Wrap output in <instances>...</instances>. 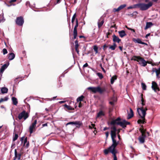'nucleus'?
I'll return each instance as SVG.
<instances>
[{"label":"nucleus","mask_w":160,"mask_h":160,"mask_svg":"<svg viewBox=\"0 0 160 160\" xmlns=\"http://www.w3.org/2000/svg\"><path fill=\"white\" fill-rule=\"evenodd\" d=\"M159 62H155V63H152V66H158L159 65Z\"/></svg>","instance_id":"nucleus-49"},{"label":"nucleus","mask_w":160,"mask_h":160,"mask_svg":"<svg viewBox=\"0 0 160 160\" xmlns=\"http://www.w3.org/2000/svg\"><path fill=\"white\" fill-rule=\"evenodd\" d=\"M109 103L111 105L113 106L114 105V103L113 102L110 101L109 102Z\"/></svg>","instance_id":"nucleus-59"},{"label":"nucleus","mask_w":160,"mask_h":160,"mask_svg":"<svg viewBox=\"0 0 160 160\" xmlns=\"http://www.w3.org/2000/svg\"><path fill=\"white\" fill-rule=\"evenodd\" d=\"M121 122V118L120 117H118L116 119L112 120L110 122V124L112 125H115L116 124L120 125V124H122Z\"/></svg>","instance_id":"nucleus-8"},{"label":"nucleus","mask_w":160,"mask_h":160,"mask_svg":"<svg viewBox=\"0 0 160 160\" xmlns=\"http://www.w3.org/2000/svg\"><path fill=\"white\" fill-rule=\"evenodd\" d=\"M113 110V108H109V113L110 114Z\"/></svg>","instance_id":"nucleus-56"},{"label":"nucleus","mask_w":160,"mask_h":160,"mask_svg":"<svg viewBox=\"0 0 160 160\" xmlns=\"http://www.w3.org/2000/svg\"><path fill=\"white\" fill-rule=\"evenodd\" d=\"M35 127H34L32 126L31 125L29 128V132L31 134L33 132V130L35 129Z\"/></svg>","instance_id":"nucleus-33"},{"label":"nucleus","mask_w":160,"mask_h":160,"mask_svg":"<svg viewBox=\"0 0 160 160\" xmlns=\"http://www.w3.org/2000/svg\"><path fill=\"white\" fill-rule=\"evenodd\" d=\"M148 110L147 107L144 108V107L138 108H137V112L139 116L142 117V118H144L145 117L146 115V111Z\"/></svg>","instance_id":"nucleus-4"},{"label":"nucleus","mask_w":160,"mask_h":160,"mask_svg":"<svg viewBox=\"0 0 160 160\" xmlns=\"http://www.w3.org/2000/svg\"><path fill=\"white\" fill-rule=\"evenodd\" d=\"M78 19L77 18H76V25L74 26V27L77 28V27L78 26Z\"/></svg>","instance_id":"nucleus-48"},{"label":"nucleus","mask_w":160,"mask_h":160,"mask_svg":"<svg viewBox=\"0 0 160 160\" xmlns=\"http://www.w3.org/2000/svg\"><path fill=\"white\" fill-rule=\"evenodd\" d=\"M126 6V4H124L120 5L117 8H114L113 9V11L114 12H118L121 9H123Z\"/></svg>","instance_id":"nucleus-14"},{"label":"nucleus","mask_w":160,"mask_h":160,"mask_svg":"<svg viewBox=\"0 0 160 160\" xmlns=\"http://www.w3.org/2000/svg\"><path fill=\"white\" fill-rule=\"evenodd\" d=\"M141 137H144V138H146V133H142L141 135L140 136Z\"/></svg>","instance_id":"nucleus-50"},{"label":"nucleus","mask_w":160,"mask_h":160,"mask_svg":"<svg viewBox=\"0 0 160 160\" xmlns=\"http://www.w3.org/2000/svg\"><path fill=\"white\" fill-rule=\"evenodd\" d=\"M16 1V0H11L9 1V3L11 4L10 5H12V3L13 2H15Z\"/></svg>","instance_id":"nucleus-52"},{"label":"nucleus","mask_w":160,"mask_h":160,"mask_svg":"<svg viewBox=\"0 0 160 160\" xmlns=\"http://www.w3.org/2000/svg\"><path fill=\"white\" fill-rule=\"evenodd\" d=\"M141 101L142 102V107H143L144 106L145 104V101L144 100L143 97V94H141Z\"/></svg>","instance_id":"nucleus-30"},{"label":"nucleus","mask_w":160,"mask_h":160,"mask_svg":"<svg viewBox=\"0 0 160 160\" xmlns=\"http://www.w3.org/2000/svg\"><path fill=\"white\" fill-rule=\"evenodd\" d=\"M79 37L80 38H83L84 39H85V37L83 36H82V35H81V36H79Z\"/></svg>","instance_id":"nucleus-63"},{"label":"nucleus","mask_w":160,"mask_h":160,"mask_svg":"<svg viewBox=\"0 0 160 160\" xmlns=\"http://www.w3.org/2000/svg\"><path fill=\"white\" fill-rule=\"evenodd\" d=\"M116 46H117V45H116V44L115 43H113V45L110 46L109 47V48L111 49H112V50H114L115 49V48H116Z\"/></svg>","instance_id":"nucleus-36"},{"label":"nucleus","mask_w":160,"mask_h":160,"mask_svg":"<svg viewBox=\"0 0 160 160\" xmlns=\"http://www.w3.org/2000/svg\"><path fill=\"white\" fill-rule=\"evenodd\" d=\"M112 40L114 42H117L118 43L121 41V40L115 34H114L112 36Z\"/></svg>","instance_id":"nucleus-19"},{"label":"nucleus","mask_w":160,"mask_h":160,"mask_svg":"<svg viewBox=\"0 0 160 160\" xmlns=\"http://www.w3.org/2000/svg\"><path fill=\"white\" fill-rule=\"evenodd\" d=\"M87 89L93 93H96L98 92L100 94H102L106 91L105 88H101L100 86L97 87H89L87 88Z\"/></svg>","instance_id":"nucleus-2"},{"label":"nucleus","mask_w":160,"mask_h":160,"mask_svg":"<svg viewBox=\"0 0 160 160\" xmlns=\"http://www.w3.org/2000/svg\"><path fill=\"white\" fill-rule=\"evenodd\" d=\"M105 134L106 137V138H107L109 135V132H105Z\"/></svg>","instance_id":"nucleus-58"},{"label":"nucleus","mask_w":160,"mask_h":160,"mask_svg":"<svg viewBox=\"0 0 160 160\" xmlns=\"http://www.w3.org/2000/svg\"><path fill=\"white\" fill-rule=\"evenodd\" d=\"M145 138L140 136L138 138L139 141L140 143H143L145 142Z\"/></svg>","instance_id":"nucleus-28"},{"label":"nucleus","mask_w":160,"mask_h":160,"mask_svg":"<svg viewBox=\"0 0 160 160\" xmlns=\"http://www.w3.org/2000/svg\"><path fill=\"white\" fill-rule=\"evenodd\" d=\"M105 115V112L102 110H100L97 113L96 118H98L101 117L102 116H104Z\"/></svg>","instance_id":"nucleus-20"},{"label":"nucleus","mask_w":160,"mask_h":160,"mask_svg":"<svg viewBox=\"0 0 160 160\" xmlns=\"http://www.w3.org/2000/svg\"><path fill=\"white\" fill-rule=\"evenodd\" d=\"M152 4V3L151 2H149L148 4L140 3L134 4L133 6H130L128 7L127 9H129L132 8H139L141 10L145 11L151 7Z\"/></svg>","instance_id":"nucleus-1"},{"label":"nucleus","mask_w":160,"mask_h":160,"mask_svg":"<svg viewBox=\"0 0 160 160\" xmlns=\"http://www.w3.org/2000/svg\"><path fill=\"white\" fill-rule=\"evenodd\" d=\"M3 54H5L8 53L7 51H3Z\"/></svg>","instance_id":"nucleus-62"},{"label":"nucleus","mask_w":160,"mask_h":160,"mask_svg":"<svg viewBox=\"0 0 160 160\" xmlns=\"http://www.w3.org/2000/svg\"><path fill=\"white\" fill-rule=\"evenodd\" d=\"M9 63L8 61H7L6 63L4 64L1 68L0 69V72L1 73H3L4 70L6 69L9 65Z\"/></svg>","instance_id":"nucleus-12"},{"label":"nucleus","mask_w":160,"mask_h":160,"mask_svg":"<svg viewBox=\"0 0 160 160\" xmlns=\"http://www.w3.org/2000/svg\"><path fill=\"white\" fill-rule=\"evenodd\" d=\"M18 134H17L15 133V134L14 137L13 138V141H15V140H16L18 139Z\"/></svg>","instance_id":"nucleus-44"},{"label":"nucleus","mask_w":160,"mask_h":160,"mask_svg":"<svg viewBox=\"0 0 160 160\" xmlns=\"http://www.w3.org/2000/svg\"><path fill=\"white\" fill-rule=\"evenodd\" d=\"M153 25V24L152 22H147L146 23V26L144 28L145 30H147L149 28H150L151 26Z\"/></svg>","instance_id":"nucleus-26"},{"label":"nucleus","mask_w":160,"mask_h":160,"mask_svg":"<svg viewBox=\"0 0 160 160\" xmlns=\"http://www.w3.org/2000/svg\"><path fill=\"white\" fill-rule=\"evenodd\" d=\"M29 114L25 111L23 110L18 115V118L19 120L23 119L24 120H26L29 117Z\"/></svg>","instance_id":"nucleus-5"},{"label":"nucleus","mask_w":160,"mask_h":160,"mask_svg":"<svg viewBox=\"0 0 160 160\" xmlns=\"http://www.w3.org/2000/svg\"><path fill=\"white\" fill-rule=\"evenodd\" d=\"M141 127L142 128H140L139 129V130L140 132L141 133H146V129L144 130L143 128V126L142 125L141 126Z\"/></svg>","instance_id":"nucleus-39"},{"label":"nucleus","mask_w":160,"mask_h":160,"mask_svg":"<svg viewBox=\"0 0 160 160\" xmlns=\"http://www.w3.org/2000/svg\"><path fill=\"white\" fill-rule=\"evenodd\" d=\"M116 137V134L111 135V138L112 139V146H115L117 147L119 143V142H117L115 138Z\"/></svg>","instance_id":"nucleus-10"},{"label":"nucleus","mask_w":160,"mask_h":160,"mask_svg":"<svg viewBox=\"0 0 160 160\" xmlns=\"http://www.w3.org/2000/svg\"><path fill=\"white\" fill-rule=\"evenodd\" d=\"M75 50H78L79 45L78 44V40H76L75 41Z\"/></svg>","instance_id":"nucleus-34"},{"label":"nucleus","mask_w":160,"mask_h":160,"mask_svg":"<svg viewBox=\"0 0 160 160\" xmlns=\"http://www.w3.org/2000/svg\"><path fill=\"white\" fill-rule=\"evenodd\" d=\"M15 22L16 24L18 26H22L24 22V19L22 16L18 17L16 18Z\"/></svg>","instance_id":"nucleus-6"},{"label":"nucleus","mask_w":160,"mask_h":160,"mask_svg":"<svg viewBox=\"0 0 160 160\" xmlns=\"http://www.w3.org/2000/svg\"><path fill=\"white\" fill-rule=\"evenodd\" d=\"M15 57V55L13 53H10L8 54V58L9 60H13Z\"/></svg>","instance_id":"nucleus-21"},{"label":"nucleus","mask_w":160,"mask_h":160,"mask_svg":"<svg viewBox=\"0 0 160 160\" xmlns=\"http://www.w3.org/2000/svg\"><path fill=\"white\" fill-rule=\"evenodd\" d=\"M109 129V128H108V127H105L104 128H103V131H106L107 130H108Z\"/></svg>","instance_id":"nucleus-61"},{"label":"nucleus","mask_w":160,"mask_h":160,"mask_svg":"<svg viewBox=\"0 0 160 160\" xmlns=\"http://www.w3.org/2000/svg\"><path fill=\"white\" fill-rule=\"evenodd\" d=\"M121 123L122 124H120V126L123 128H125L127 125L130 124V123L129 122L125 120H123L122 121Z\"/></svg>","instance_id":"nucleus-13"},{"label":"nucleus","mask_w":160,"mask_h":160,"mask_svg":"<svg viewBox=\"0 0 160 160\" xmlns=\"http://www.w3.org/2000/svg\"><path fill=\"white\" fill-rule=\"evenodd\" d=\"M91 125L92 126V128H93L94 129H96V128L95 127V125L94 124L92 123L91 124Z\"/></svg>","instance_id":"nucleus-57"},{"label":"nucleus","mask_w":160,"mask_h":160,"mask_svg":"<svg viewBox=\"0 0 160 160\" xmlns=\"http://www.w3.org/2000/svg\"><path fill=\"white\" fill-rule=\"evenodd\" d=\"M146 65H147V63L151 64H152V63L151 62L148 61H146Z\"/></svg>","instance_id":"nucleus-64"},{"label":"nucleus","mask_w":160,"mask_h":160,"mask_svg":"<svg viewBox=\"0 0 160 160\" xmlns=\"http://www.w3.org/2000/svg\"><path fill=\"white\" fill-rule=\"evenodd\" d=\"M117 134L116 132L111 131V135Z\"/></svg>","instance_id":"nucleus-55"},{"label":"nucleus","mask_w":160,"mask_h":160,"mask_svg":"<svg viewBox=\"0 0 160 160\" xmlns=\"http://www.w3.org/2000/svg\"><path fill=\"white\" fill-rule=\"evenodd\" d=\"M142 88L143 90H146V86L145 83L142 82L141 83Z\"/></svg>","instance_id":"nucleus-42"},{"label":"nucleus","mask_w":160,"mask_h":160,"mask_svg":"<svg viewBox=\"0 0 160 160\" xmlns=\"http://www.w3.org/2000/svg\"><path fill=\"white\" fill-rule=\"evenodd\" d=\"M93 49H94V50H98V47L97 46V45H94V46L93 47Z\"/></svg>","instance_id":"nucleus-51"},{"label":"nucleus","mask_w":160,"mask_h":160,"mask_svg":"<svg viewBox=\"0 0 160 160\" xmlns=\"http://www.w3.org/2000/svg\"><path fill=\"white\" fill-rule=\"evenodd\" d=\"M88 66V64L87 63H86L84 64L83 66V68H85L87 67Z\"/></svg>","instance_id":"nucleus-53"},{"label":"nucleus","mask_w":160,"mask_h":160,"mask_svg":"<svg viewBox=\"0 0 160 160\" xmlns=\"http://www.w3.org/2000/svg\"><path fill=\"white\" fill-rule=\"evenodd\" d=\"M117 153V150L114 152V151H112V154H113L114 156V160H117V157L116 156V154Z\"/></svg>","instance_id":"nucleus-38"},{"label":"nucleus","mask_w":160,"mask_h":160,"mask_svg":"<svg viewBox=\"0 0 160 160\" xmlns=\"http://www.w3.org/2000/svg\"><path fill=\"white\" fill-rule=\"evenodd\" d=\"M77 28L74 27L73 31V38L75 39L77 36Z\"/></svg>","instance_id":"nucleus-22"},{"label":"nucleus","mask_w":160,"mask_h":160,"mask_svg":"<svg viewBox=\"0 0 160 160\" xmlns=\"http://www.w3.org/2000/svg\"><path fill=\"white\" fill-rule=\"evenodd\" d=\"M76 13H75L73 16L72 19V21H71V22H72V26H73V23H74V21H75V19H76Z\"/></svg>","instance_id":"nucleus-35"},{"label":"nucleus","mask_w":160,"mask_h":160,"mask_svg":"<svg viewBox=\"0 0 160 160\" xmlns=\"http://www.w3.org/2000/svg\"><path fill=\"white\" fill-rule=\"evenodd\" d=\"M100 79H102L103 78V76L102 73L100 72H98L97 74Z\"/></svg>","instance_id":"nucleus-43"},{"label":"nucleus","mask_w":160,"mask_h":160,"mask_svg":"<svg viewBox=\"0 0 160 160\" xmlns=\"http://www.w3.org/2000/svg\"><path fill=\"white\" fill-rule=\"evenodd\" d=\"M84 98V97L83 95H81V96L79 97L77 99V101L78 102H81L82 101L83 99Z\"/></svg>","instance_id":"nucleus-31"},{"label":"nucleus","mask_w":160,"mask_h":160,"mask_svg":"<svg viewBox=\"0 0 160 160\" xmlns=\"http://www.w3.org/2000/svg\"><path fill=\"white\" fill-rule=\"evenodd\" d=\"M134 41L135 42H137L138 43H140V44H145L146 45H148V44L147 43H146L143 42H142L141 39L139 38H138L137 39H135Z\"/></svg>","instance_id":"nucleus-25"},{"label":"nucleus","mask_w":160,"mask_h":160,"mask_svg":"<svg viewBox=\"0 0 160 160\" xmlns=\"http://www.w3.org/2000/svg\"><path fill=\"white\" fill-rule=\"evenodd\" d=\"M8 98L7 97H5L3 98H1L0 99V103L3 102L7 101L8 100Z\"/></svg>","instance_id":"nucleus-37"},{"label":"nucleus","mask_w":160,"mask_h":160,"mask_svg":"<svg viewBox=\"0 0 160 160\" xmlns=\"http://www.w3.org/2000/svg\"><path fill=\"white\" fill-rule=\"evenodd\" d=\"M26 143V147H27V148L29 146V142L27 141V137L26 138L24 139V146L25 145Z\"/></svg>","instance_id":"nucleus-32"},{"label":"nucleus","mask_w":160,"mask_h":160,"mask_svg":"<svg viewBox=\"0 0 160 160\" xmlns=\"http://www.w3.org/2000/svg\"><path fill=\"white\" fill-rule=\"evenodd\" d=\"M111 131L117 132V129L116 127L114 125L111 127Z\"/></svg>","instance_id":"nucleus-40"},{"label":"nucleus","mask_w":160,"mask_h":160,"mask_svg":"<svg viewBox=\"0 0 160 160\" xmlns=\"http://www.w3.org/2000/svg\"><path fill=\"white\" fill-rule=\"evenodd\" d=\"M12 100L13 104L16 105L18 102L17 98L14 97H12Z\"/></svg>","instance_id":"nucleus-29"},{"label":"nucleus","mask_w":160,"mask_h":160,"mask_svg":"<svg viewBox=\"0 0 160 160\" xmlns=\"http://www.w3.org/2000/svg\"><path fill=\"white\" fill-rule=\"evenodd\" d=\"M15 156L14 158L16 160V158L18 160H20L21 159L22 154L21 153H18L16 149H15L14 151Z\"/></svg>","instance_id":"nucleus-15"},{"label":"nucleus","mask_w":160,"mask_h":160,"mask_svg":"<svg viewBox=\"0 0 160 160\" xmlns=\"http://www.w3.org/2000/svg\"><path fill=\"white\" fill-rule=\"evenodd\" d=\"M155 71L157 76H158L160 74V68H158V69H156Z\"/></svg>","instance_id":"nucleus-45"},{"label":"nucleus","mask_w":160,"mask_h":160,"mask_svg":"<svg viewBox=\"0 0 160 160\" xmlns=\"http://www.w3.org/2000/svg\"><path fill=\"white\" fill-rule=\"evenodd\" d=\"M131 60L136 61L138 62V64L141 66L145 67L146 66V61L143 58L140 56L134 55L131 59Z\"/></svg>","instance_id":"nucleus-3"},{"label":"nucleus","mask_w":160,"mask_h":160,"mask_svg":"<svg viewBox=\"0 0 160 160\" xmlns=\"http://www.w3.org/2000/svg\"><path fill=\"white\" fill-rule=\"evenodd\" d=\"M64 106L65 108H67L69 110H73V108H72L70 106H69L68 105L65 104L64 105Z\"/></svg>","instance_id":"nucleus-41"},{"label":"nucleus","mask_w":160,"mask_h":160,"mask_svg":"<svg viewBox=\"0 0 160 160\" xmlns=\"http://www.w3.org/2000/svg\"><path fill=\"white\" fill-rule=\"evenodd\" d=\"M116 147L115 146H112V145H111L107 149H105L104 151V154L106 155L108 154L109 152H110L112 153V151H114V152H115L116 150L115 149V148Z\"/></svg>","instance_id":"nucleus-7"},{"label":"nucleus","mask_w":160,"mask_h":160,"mask_svg":"<svg viewBox=\"0 0 160 160\" xmlns=\"http://www.w3.org/2000/svg\"><path fill=\"white\" fill-rule=\"evenodd\" d=\"M118 33L119 36L121 38H123L124 36L126 35V34L125 33V31L124 30H122L118 32Z\"/></svg>","instance_id":"nucleus-23"},{"label":"nucleus","mask_w":160,"mask_h":160,"mask_svg":"<svg viewBox=\"0 0 160 160\" xmlns=\"http://www.w3.org/2000/svg\"><path fill=\"white\" fill-rule=\"evenodd\" d=\"M82 107V104L81 102H79V103L78 107L79 108H81Z\"/></svg>","instance_id":"nucleus-60"},{"label":"nucleus","mask_w":160,"mask_h":160,"mask_svg":"<svg viewBox=\"0 0 160 160\" xmlns=\"http://www.w3.org/2000/svg\"><path fill=\"white\" fill-rule=\"evenodd\" d=\"M69 125H76L77 128H79L80 126L82 125V123L79 121H75V122H68L66 124V126Z\"/></svg>","instance_id":"nucleus-9"},{"label":"nucleus","mask_w":160,"mask_h":160,"mask_svg":"<svg viewBox=\"0 0 160 160\" xmlns=\"http://www.w3.org/2000/svg\"><path fill=\"white\" fill-rule=\"evenodd\" d=\"M121 130H122V129H120V128L118 129V130H117V132H116V133H117V134H119V133L120 132V131Z\"/></svg>","instance_id":"nucleus-54"},{"label":"nucleus","mask_w":160,"mask_h":160,"mask_svg":"<svg viewBox=\"0 0 160 160\" xmlns=\"http://www.w3.org/2000/svg\"><path fill=\"white\" fill-rule=\"evenodd\" d=\"M108 47L109 46L108 45L105 44L102 46L103 49L104 50L107 49Z\"/></svg>","instance_id":"nucleus-47"},{"label":"nucleus","mask_w":160,"mask_h":160,"mask_svg":"<svg viewBox=\"0 0 160 160\" xmlns=\"http://www.w3.org/2000/svg\"><path fill=\"white\" fill-rule=\"evenodd\" d=\"M152 88L155 92L157 90L159 91L160 90L159 88L158 87V85L156 82L153 81L152 82Z\"/></svg>","instance_id":"nucleus-11"},{"label":"nucleus","mask_w":160,"mask_h":160,"mask_svg":"<svg viewBox=\"0 0 160 160\" xmlns=\"http://www.w3.org/2000/svg\"><path fill=\"white\" fill-rule=\"evenodd\" d=\"M133 112L132 109L130 108V113H129L128 115V119H130L132 118L133 116Z\"/></svg>","instance_id":"nucleus-24"},{"label":"nucleus","mask_w":160,"mask_h":160,"mask_svg":"<svg viewBox=\"0 0 160 160\" xmlns=\"http://www.w3.org/2000/svg\"><path fill=\"white\" fill-rule=\"evenodd\" d=\"M141 118L142 119V120L139 119L137 121V122L138 124H144L146 123V120L145 118V117L144 118H142V117L140 116Z\"/></svg>","instance_id":"nucleus-18"},{"label":"nucleus","mask_w":160,"mask_h":160,"mask_svg":"<svg viewBox=\"0 0 160 160\" xmlns=\"http://www.w3.org/2000/svg\"><path fill=\"white\" fill-rule=\"evenodd\" d=\"M37 120H35L32 123V124L31 125L32 126L34 127H36V124L37 123Z\"/></svg>","instance_id":"nucleus-46"},{"label":"nucleus","mask_w":160,"mask_h":160,"mask_svg":"<svg viewBox=\"0 0 160 160\" xmlns=\"http://www.w3.org/2000/svg\"><path fill=\"white\" fill-rule=\"evenodd\" d=\"M117 76L114 75V76H113L111 78V79L110 82L112 84L114 82V81L117 79Z\"/></svg>","instance_id":"nucleus-27"},{"label":"nucleus","mask_w":160,"mask_h":160,"mask_svg":"<svg viewBox=\"0 0 160 160\" xmlns=\"http://www.w3.org/2000/svg\"><path fill=\"white\" fill-rule=\"evenodd\" d=\"M104 23V21L103 19L101 18L98 20V27L99 29L102 26Z\"/></svg>","instance_id":"nucleus-17"},{"label":"nucleus","mask_w":160,"mask_h":160,"mask_svg":"<svg viewBox=\"0 0 160 160\" xmlns=\"http://www.w3.org/2000/svg\"><path fill=\"white\" fill-rule=\"evenodd\" d=\"M98 51H85V52H84L85 54H90V56H93L94 52H95V54H96L98 52Z\"/></svg>","instance_id":"nucleus-16"}]
</instances>
